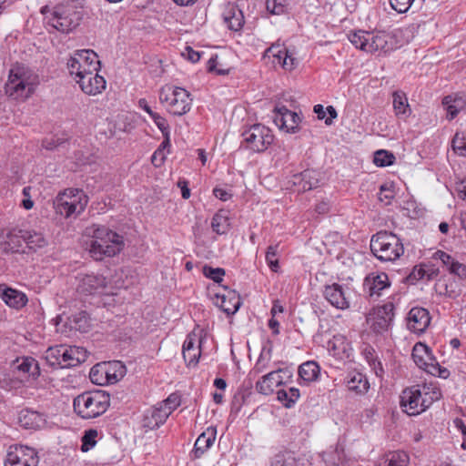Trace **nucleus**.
<instances>
[{"mask_svg": "<svg viewBox=\"0 0 466 466\" xmlns=\"http://www.w3.org/2000/svg\"><path fill=\"white\" fill-rule=\"evenodd\" d=\"M448 270L451 274L458 276L460 278L466 277V266L462 263H460L457 260H453L452 263L448 268Z\"/></svg>", "mask_w": 466, "mask_h": 466, "instance_id": "56", "label": "nucleus"}, {"mask_svg": "<svg viewBox=\"0 0 466 466\" xmlns=\"http://www.w3.org/2000/svg\"><path fill=\"white\" fill-rule=\"evenodd\" d=\"M349 389L359 393H364L369 389V382L361 373L354 374L348 381Z\"/></svg>", "mask_w": 466, "mask_h": 466, "instance_id": "38", "label": "nucleus"}, {"mask_svg": "<svg viewBox=\"0 0 466 466\" xmlns=\"http://www.w3.org/2000/svg\"><path fill=\"white\" fill-rule=\"evenodd\" d=\"M279 247V244L270 245L268 247L267 252H266V261H267L269 268L274 272H277L279 268V259H278Z\"/></svg>", "mask_w": 466, "mask_h": 466, "instance_id": "42", "label": "nucleus"}, {"mask_svg": "<svg viewBox=\"0 0 466 466\" xmlns=\"http://www.w3.org/2000/svg\"><path fill=\"white\" fill-rule=\"evenodd\" d=\"M431 323L429 311L424 308H412L408 313L407 327L414 333H423Z\"/></svg>", "mask_w": 466, "mask_h": 466, "instance_id": "21", "label": "nucleus"}, {"mask_svg": "<svg viewBox=\"0 0 466 466\" xmlns=\"http://www.w3.org/2000/svg\"><path fill=\"white\" fill-rule=\"evenodd\" d=\"M274 113V122L279 128L289 133L299 130L300 117L297 113L289 110L285 106H276Z\"/></svg>", "mask_w": 466, "mask_h": 466, "instance_id": "18", "label": "nucleus"}, {"mask_svg": "<svg viewBox=\"0 0 466 466\" xmlns=\"http://www.w3.org/2000/svg\"><path fill=\"white\" fill-rule=\"evenodd\" d=\"M453 151L460 157H466V137L464 133L457 132L451 141Z\"/></svg>", "mask_w": 466, "mask_h": 466, "instance_id": "43", "label": "nucleus"}, {"mask_svg": "<svg viewBox=\"0 0 466 466\" xmlns=\"http://www.w3.org/2000/svg\"><path fill=\"white\" fill-rule=\"evenodd\" d=\"M69 326L71 329L80 332H87L90 328L89 317L86 311H80L72 315L69 319Z\"/></svg>", "mask_w": 466, "mask_h": 466, "instance_id": "36", "label": "nucleus"}, {"mask_svg": "<svg viewBox=\"0 0 466 466\" xmlns=\"http://www.w3.org/2000/svg\"><path fill=\"white\" fill-rule=\"evenodd\" d=\"M267 56H272L278 60V63L281 62L282 54H286V48H279V46H272L266 50Z\"/></svg>", "mask_w": 466, "mask_h": 466, "instance_id": "58", "label": "nucleus"}, {"mask_svg": "<svg viewBox=\"0 0 466 466\" xmlns=\"http://www.w3.org/2000/svg\"><path fill=\"white\" fill-rule=\"evenodd\" d=\"M230 227L228 211L220 209L212 218L211 228L218 235L226 234Z\"/></svg>", "mask_w": 466, "mask_h": 466, "instance_id": "31", "label": "nucleus"}, {"mask_svg": "<svg viewBox=\"0 0 466 466\" xmlns=\"http://www.w3.org/2000/svg\"><path fill=\"white\" fill-rule=\"evenodd\" d=\"M442 104L446 106L447 117L449 119H453L460 110L465 106L466 101L461 96H455L452 98L451 96H447L443 98Z\"/></svg>", "mask_w": 466, "mask_h": 466, "instance_id": "35", "label": "nucleus"}, {"mask_svg": "<svg viewBox=\"0 0 466 466\" xmlns=\"http://www.w3.org/2000/svg\"><path fill=\"white\" fill-rule=\"evenodd\" d=\"M86 351L80 347L65 348L62 345L49 347L46 351L47 363L55 368H71L86 361Z\"/></svg>", "mask_w": 466, "mask_h": 466, "instance_id": "4", "label": "nucleus"}, {"mask_svg": "<svg viewBox=\"0 0 466 466\" xmlns=\"http://www.w3.org/2000/svg\"><path fill=\"white\" fill-rule=\"evenodd\" d=\"M76 291L84 295L99 293L106 287V280L103 275L80 273L76 276Z\"/></svg>", "mask_w": 466, "mask_h": 466, "instance_id": "15", "label": "nucleus"}, {"mask_svg": "<svg viewBox=\"0 0 466 466\" xmlns=\"http://www.w3.org/2000/svg\"><path fill=\"white\" fill-rule=\"evenodd\" d=\"M224 23L228 29L232 31H238L244 25V16L240 9L235 5L227 8L223 14Z\"/></svg>", "mask_w": 466, "mask_h": 466, "instance_id": "30", "label": "nucleus"}, {"mask_svg": "<svg viewBox=\"0 0 466 466\" xmlns=\"http://www.w3.org/2000/svg\"><path fill=\"white\" fill-rule=\"evenodd\" d=\"M81 19L80 13L69 5H57L55 7L48 24L62 33H69L75 29Z\"/></svg>", "mask_w": 466, "mask_h": 466, "instance_id": "10", "label": "nucleus"}, {"mask_svg": "<svg viewBox=\"0 0 466 466\" xmlns=\"http://www.w3.org/2000/svg\"><path fill=\"white\" fill-rule=\"evenodd\" d=\"M349 40L357 48L368 53L377 51L386 53L392 48L389 46V41L391 40V37L385 32L359 30L350 33L349 35Z\"/></svg>", "mask_w": 466, "mask_h": 466, "instance_id": "6", "label": "nucleus"}, {"mask_svg": "<svg viewBox=\"0 0 466 466\" xmlns=\"http://www.w3.org/2000/svg\"><path fill=\"white\" fill-rule=\"evenodd\" d=\"M362 354L366 360L368 361V363L375 361L376 359L378 358L375 350L370 345L365 346V348L362 350Z\"/></svg>", "mask_w": 466, "mask_h": 466, "instance_id": "61", "label": "nucleus"}, {"mask_svg": "<svg viewBox=\"0 0 466 466\" xmlns=\"http://www.w3.org/2000/svg\"><path fill=\"white\" fill-rule=\"evenodd\" d=\"M389 277L386 273H370L363 283L364 289L367 290L370 297L380 296V291L390 287Z\"/></svg>", "mask_w": 466, "mask_h": 466, "instance_id": "24", "label": "nucleus"}, {"mask_svg": "<svg viewBox=\"0 0 466 466\" xmlns=\"http://www.w3.org/2000/svg\"><path fill=\"white\" fill-rule=\"evenodd\" d=\"M395 160V156L390 151L380 149L374 153L373 162L377 167L391 166Z\"/></svg>", "mask_w": 466, "mask_h": 466, "instance_id": "39", "label": "nucleus"}, {"mask_svg": "<svg viewBox=\"0 0 466 466\" xmlns=\"http://www.w3.org/2000/svg\"><path fill=\"white\" fill-rule=\"evenodd\" d=\"M426 372L442 379H446L450 375V371L446 368L441 367L437 360L433 363H430V367H428Z\"/></svg>", "mask_w": 466, "mask_h": 466, "instance_id": "53", "label": "nucleus"}, {"mask_svg": "<svg viewBox=\"0 0 466 466\" xmlns=\"http://www.w3.org/2000/svg\"><path fill=\"white\" fill-rule=\"evenodd\" d=\"M124 247L123 237L105 226H98L93 229L89 253L96 260H102L105 257H114Z\"/></svg>", "mask_w": 466, "mask_h": 466, "instance_id": "1", "label": "nucleus"}, {"mask_svg": "<svg viewBox=\"0 0 466 466\" xmlns=\"http://www.w3.org/2000/svg\"><path fill=\"white\" fill-rule=\"evenodd\" d=\"M105 367L106 366H102V363L100 362L91 368L89 378L93 383L96 385L108 384V380L106 377Z\"/></svg>", "mask_w": 466, "mask_h": 466, "instance_id": "40", "label": "nucleus"}, {"mask_svg": "<svg viewBox=\"0 0 466 466\" xmlns=\"http://www.w3.org/2000/svg\"><path fill=\"white\" fill-rule=\"evenodd\" d=\"M169 417L167 411L157 403L146 410L143 416L142 424L144 428L155 430L164 424Z\"/></svg>", "mask_w": 466, "mask_h": 466, "instance_id": "23", "label": "nucleus"}, {"mask_svg": "<svg viewBox=\"0 0 466 466\" xmlns=\"http://www.w3.org/2000/svg\"><path fill=\"white\" fill-rule=\"evenodd\" d=\"M300 394L299 390L291 387L288 390H279L277 391L278 400L282 402V404L286 408H291L295 402L299 400Z\"/></svg>", "mask_w": 466, "mask_h": 466, "instance_id": "37", "label": "nucleus"}, {"mask_svg": "<svg viewBox=\"0 0 466 466\" xmlns=\"http://www.w3.org/2000/svg\"><path fill=\"white\" fill-rule=\"evenodd\" d=\"M270 466H296V458L291 451H281L275 455Z\"/></svg>", "mask_w": 466, "mask_h": 466, "instance_id": "41", "label": "nucleus"}, {"mask_svg": "<svg viewBox=\"0 0 466 466\" xmlns=\"http://www.w3.org/2000/svg\"><path fill=\"white\" fill-rule=\"evenodd\" d=\"M393 10L399 14L408 12L415 0H389Z\"/></svg>", "mask_w": 466, "mask_h": 466, "instance_id": "52", "label": "nucleus"}, {"mask_svg": "<svg viewBox=\"0 0 466 466\" xmlns=\"http://www.w3.org/2000/svg\"><path fill=\"white\" fill-rule=\"evenodd\" d=\"M382 310L385 316H380V314H378L377 318L375 319L372 324L374 330L377 332H382L388 329L393 318V304H385L382 307ZM379 313H380V310H379Z\"/></svg>", "mask_w": 466, "mask_h": 466, "instance_id": "32", "label": "nucleus"}, {"mask_svg": "<svg viewBox=\"0 0 466 466\" xmlns=\"http://www.w3.org/2000/svg\"><path fill=\"white\" fill-rule=\"evenodd\" d=\"M201 343L202 339L197 336L195 333H189L183 344L182 350H192V351L195 350H201Z\"/></svg>", "mask_w": 466, "mask_h": 466, "instance_id": "48", "label": "nucleus"}, {"mask_svg": "<svg viewBox=\"0 0 466 466\" xmlns=\"http://www.w3.org/2000/svg\"><path fill=\"white\" fill-rule=\"evenodd\" d=\"M151 118L153 119L154 123L158 127V129L161 131L162 135L170 133L169 125L166 118H164L157 113L152 116Z\"/></svg>", "mask_w": 466, "mask_h": 466, "instance_id": "57", "label": "nucleus"}, {"mask_svg": "<svg viewBox=\"0 0 466 466\" xmlns=\"http://www.w3.org/2000/svg\"><path fill=\"white\" fill-rule=\"evenodd\" d=\"M325 299L336 309H346L350 308V289L334 283L325 287L323 291Z\"/></svg>", "mask_w": 466, "mask_h": 466, "instance_id": "17", "label": "nucleus"}, {"mask_svg": "<svg viewBox=\"0 0 466 466\" xmlns=\"http://www.w3.org/2000/svg\"><path fill=\"white\" fill-rule=\"evenodd\" d=\"M182 354H183V358H184L185 361L187 362V365L195 367L199 361V358L201 356V350H195V351H192V350H182Z\"/></svg>", "mask_w": 466, "mask_h": 466, "instance_id": "54", "label": "nucleus"}, {"mask_svg": "<svg viewBox=\"0 0 466 466\" xmlns=\"http://www.w3.org/2000/svg\"><path fill=\"white\" fill-rule=\"evenodd\" d=\"M47 422V416L44 412L30 408L22 409L18 413V423L26 430L43 429Z\"/></svg>", "mask_w": 466, "mask_h": 466, "instance_id": "20", "label": "nucleus"}, {"mask_svg": "<svg viewBox=\"0 0 466 466\" xmlns=\"http://www.w3.org/2000/svg\"><path fill=\"white\" fill-rule=\"evenodd\" d=\"M75 79L81 90L88 96H96L106 89V82L102 76L98 75V71L81 75L80 77Z\"/></svg>", "mask_w": 466, "mask_h": 466, "instance_id": "19", "label": "nucleus"}, {"mask_svg": "<svg viewBox=\"0 0 466 466\" xmlns=\"http://www.w3.org/2000/svg\"><path fill=\"white\" fill-rule=\"evenodd\" d=\"M109 406V395L104 391H86L74 399L75 412L82 419L89 420L105 413Z\"/></svg>", "mask_w": 466, "mask_h": 466, "instance_id": "3", "label": "nucleus"}, {"mask_svg": "<svg viewBox=\"0 0 466 466\" xmlns=\"http://www.w3.org/2000/svg\"><path fill=\"white\" fill-rule=\"evenodd\" d=\"M161 103L168 102V111L176 116H182L188 112L192 99L190 94L184 88L163 86L159 91Z\"/></svg>", "mask_w": 466, "mask_h": 466, "instance_id": "8", "label": "nucleus"}, {"mask_svg": "<svg viewBox=\"0 0 466 466\" xmlns=\"http://www.w3.org/2000/svg\"><path fill=\"white\" fill-rule=\"evenodd\" d=\"M162 408L167 411L168 415L170 414L180 405L181 397L178 393L174 392L171 393L165 400L158 402Z\"/></svg>", "mask_w": 466, "mask_h": 466, "instance_id": "45", "label": "nucleus"}, {"mask_svg": "<svg viewBox=\"0 0 466 466\" xmlns=\"http://www.w3.org/2000/svg\"><path fill=\"white\" fill-rule=\"evenodd\" d=\"M217 430L215 427H208L197 439L194 448L190 453L191 459H199L214 443Z\"/></svg>", "mask_w": 466, "mask_h": 466, "instance_id": "25", "label": "nucleus"}, {"mask_svg": "<svg viewBox=\"0 0 466 466\" xmlns=\"http://www.w3.org/2000/svg\"><path fill=\"white\" fill-rule=\"evenodd\" d=\"M16 369L19 371L27 374L28 378H31L33 380H35L41 374L38 362L32 357L22 358L21 362L18 363Z\"/></svg>", "mask_w": 466, "mask_h": 466, "instance_id": "33", "label": "nucleus"}, {"mask_svg": "<svg viewBox=\"0 0 466 466\" xmlns=\"http://www.w3.org/2000/svg\"><path fill=\"white\" fill-rule=\"evenodd\" d=\"M283 0H267V10L273 15H280L285 12V5Z\"/></svg>", "mask_w": 466, "mask_h": 466, "instance_id": "55", "label": "nucleus"}, {"mask_svg": "<svg viewBox=\"0 0 466 466\" xmlns=\"http://www.w3.org/2000/svg\"><path fill=\"white\" fill-rule=\"evenodd\" d=\"M299 377L300 385H309L316 381L320 374V368L316 361L309 360L299 367Z\"/></svg>", "mask_w": 466, "mask_h": 466, "instance_id": "28", "label": "nucleus"}, {"mask_svg": "<svg viewBox=\"0 0 466 466\" xmlns=\"http://www.w3.org/2000/svg\"><path fill=\"white\" fill-rule=\"evenodd\" d=\"M370 250L380 261L392 262L404 253L401 239L394 233L381 230L371 237Z\"/></svg>", "mask_w": 466, "mask_h": 466, "instance_id": "2", "label": "nucleus"}, {"mask_svg": "<svg viewBox=\"0 0 466 466\" xmlns=\"http://www.w3.org/2000/svg\"><path fill=\"white\" fill-rule=\"evenodd\" d=\"M6 240L9 244L14 243L17 246L21 245V241L26 244V247L36 251L46 246L47 241L42 233L34 230H24L18 228H13L6 234Z\"/></svg>", "mask_w": 466, "mask_h": 466, "instance_id": "12", "label": "nucleus"}, {"mask_svg": "<svg viewBox=\"0 0 466 466\" xmlns=\"http://www.w3.org/2000/svg\"><path fill=\"white\" fill-rule=\"evenodd\" d=\"M400 398V407L408 415L414 416L423 411V408L420 407L422 391L419 386L405 389Z\"/></svg>", "mask_w": 466, "mask_h": 466, "instance_id": "16", "label": "nucleus"}, {"mask_svg": "<svg viewBox=\"0 0 466 466\" xmlns=\"http://www.w3.org/2000/svg\"><path fill=\"white\" fill-rule=\"evenodd\" d=\"M435 258L440 259L447 267V268L454 260L451 255L441 250H439L435 253Z\"/></svg>", "mask_w": 466, "mask_h": 466, "instance_id": "62", "label": "nucleus"}, {"mask_svg": "<svg viewBox=\"0 0 466 466\" xmlns=\"http://www.w3.org/2000/svg\"><path fill=\"white\" fill-rule=\"evenodd\" d=\"M39 458L37 451L25 445H12L9 447L5 466H37Z\"/></svg>", "mask_w": 466, "mask_h": 466, "instance_id": "11", "label": "nucleus"}, {"mask_svg": "<svg viewBox=\"0 0 466 466\" xmlns=\"http://www.w3.org/2000/svg\"><path fill=\"white\" fill-rule=\"evenodd\" d=\"M411 356L415 364L425 371L430 367V363H433L436 360L431 348L422 342H417L414 345Z\"/></svg>", "mask_w": 466, "mask_h": 466, "instance_id": "26", "label": "nucleus"}, {"mask_svg": "<svg viewBox=\"0 0 466 466\" xmlns=\"http://www.w3.org/2000/svg\"><path fill=\"white\" fill-rule=\"evenodd\" d=\"M388 466H408L409 456L403 451L390 453L388 459Z\"/></svg>", "mask_w": 466, "mask_h": 466, "instance_id": "47", "label": "nucleus"}, {"mask_svg": "<svg viewBox=\"0 0 466 466\" xmlns=\"http://www.w3.org/2000/svg\"><path fill=\"white\" fill-rule=\"evenodd\" d=\"M97 431L95 429H89L85 431L82 437L81 451L86 452L92 449L96 443Z\"/></svg>", "mask_w": 466, "mask_h": 466, "instance_id": "44", "label": "nucleus"}, {"mask_svg": "<svg viewBox=\"0 0 466 466\" xmlns=\"http://www.w3.org/2000/svg\"><path fill=\"white\" fill-rule=\"evenodd\" d=\"M281 373L288 379L292 378V371L289 368L278 369L263 375L256 382V390L263 395H270L275 388L285 385L286 380L281 377Z\"/></svg>", "mask_w": 466, "mask_h": 466, "instance_id": "14", "label": "nucleus"}, {"mask_svg": "<svg viewBox=\"0 0 466 466\" xmlns=\"http://www.w3.org/2000/svg\"><path fill=\"white\" fill-rule=\"evenodd\" d=\"M203 274L205 277L212 279L216 283H220L223 280L225 275V269L222 268H212L205 265L203 267Z\"/></svg>", "mask_w": 466, "mask_h": 466, "instance_id": "46", "label": "nucleus"}, {"mask_svg": "<svg viewBox=\"0 0 466 466\" xmlns=\"http://www.w3.org/2000/svg\"><path fill=\"white\" fill-rule=\"evenodd\" d=\"M217 305L228 315L235 314L242 302L235 290H228L227 295H217Z\"/></svg>", "mask_w": 466, "mask_h": 466, "instance_id": "27", "label": "nucleus"}, {"mask_svg": "<svg viewBox=\"0 0 466 466\" xmlns=\"http://www.w3.org/2000/svg\"><path fill=\"white\" fill-rule=\"evenodd\" d=\"M105 367L106 377L108 384H114L120 380L127 373V368L120 360L101 362Z\"/></svg>", "mask_w": 466, "mask_h": 466, "instance_id": "29", "label": "nucleus"}, {"mask_svg": "<svg viewBox=\"0 0 466 466\" xmlns=\"http://www.w3.org/2000/svg\"><path fill=\"white\" fill-rule=\"evenodd\" d=\"M0 298L10 308L20 309L28 301L26 295L17 289L8 287L6 284H0Z\"/></svg>", "mask_w": 466, "mask_h": 466, "instance_id": "22", "label": "nucleus"}, {"mask_svg": "<svg viewBox=\"0 0 466 466\" xmlns=\"http://www.w3.org/2000/svg\"><path fill=\"white\" fill-rule=\"evenodd\" d=\"M309 173H304V171H303L301 173L295 174L292 177L291 182H292L293 186L298 187L299 191H302L304 178L309 177Z\"/></svg>", "mask_w": 466, "mask_h": 466, "instance_id": "60", "label": "nucleus"}, {"mask_svg": "<svg viewBox=\"0 0 466 466\" xmlns=\"http://www.w3.org/2000/svg\"><path fill=\"white\" fill-rule=\"evenodd\" d=\"M392 104L397 116L407 117L410 115V108L406 94L402 91H395L392 94Z\"/></svg>", "mask_w": 466, "mask_h": 466, "instance_id": "34", "label": "nucleus"}, {"mask_svg": "<svg viewBox=\"0 0 466 466\" xmlns=\"http://www.w3.org/2000/svg\"><path fill=\"white\" fill-rule=\"evenodd\" d=\"M67 141L65 137L53 136L42 140V147L46 150H54Z\"/></svg>", "mask_w": 466, "mask_h": 466, "instance_id": "49", "label": "nucleus"}, {"mask_svg": "<svg viewBox=\"0 0 466 466\" xmlns=\"http://www.w3.org/2000/svg\"><path fill=\"white\" fill-rule=\"evenodd\" d=\"M66 65L69 74L76 76V78L80 77L81 75H87L89 72L99 71L101 66L97 54L89 49L75 51Z\"/></svg>", "mask_w": 466, "mask_h": 466, "instance_id": "7", "label": "nucleus"}, {"mask_svg": "<svg viewBox=\"0 0 466 466\" xmlns=\"http://www.w3.org/2000/svg\"><path fill=\"white\" fill-rule=\"evenodd\" d=\"M218 56L210 57V59L208 62V72H216L217 75L224 76L228 74V70H223V69H217V64H218Z\"/></svg>", "mask_w": 466, "mask_h": 466, "instance_id": "59", "label": "nucleus"}, {"mask_svg": "<svg viewBox=\"0 0 466 466\" xmlns=\"http://www.w3.org/2000/svg\"><path fill=\"white\" fill-rule=\"evenodd\" d=\"M456 190L460 198L466 200V178L456 184Z\"/></svg>", "mask_w": 466, "mask_h": 466, "instance_id": "64", "label": "nucleus"}, {"mask_svg": "<svg viewBox=\"0 0 466 466\" xmlns=\"http://www.w3.org/2000/svg\"><path fill=\"white\" fill-rule=\"evenodd\" d=\"M213 194L216 198L222 201H227L231 197V194L228 191L221 187H215L213 189Z\"/></svg>", "mask_w": 466, "mask_h": 466, "instance_id": "63", "label": "nucleus"}, {"mask_svg": "<svg viewBox=\"0 0 466 466\" xmlns=\"http://www.w3.org/2000/svg\"><path fill=\"white\" fill-rule=\"evenodd\" d=\"M242 137L245 147L256 153L264 152L274 139L271 130L261 124L250 126L242 132Z\"/></svg>", "mask_w": 466, "mask_h": 466, "instance_id": "9", "label": "nucleus"}, {"mask_svg": "<svg viewBox=\"0 0 466 466\" xmlns=\"http://www.w3.org/2000/svg\"><path fill=\"white\" fill-rule=\"evenodd\" d=\"M304 173H309V177L304 178L302 191H308L319 186L318 173L314 170H304Z\"/></svg>", "mask_w": 466, "mask_h": 466, "instance_id": "51", "label": "nucleus"}, {"mask_svg": "<svg viewBox=\"0 0 466 466\" xmlns=\"http://www.w3.org/2000/svg\"><path fill=\"white\" fill-rule=\"evenodd\" d=\"M433 274H435L434 271H432L431 274H428L422 267H414L412 271L408 275L407 280L409 283L413 284L414 282L424 279L426 275H428V279H431Z\"/></svg>", "mask_w": 466, "mask_h": 466, "instance_id": "50", "label": "nucleus"}, {"mask_svg": "<svg viewBox=\"0 0 466 466\" xmlns=\"http://www.w3.org/2000/svg\"><path fill=\"white\" fill-rule=\"evenodd\" d=\"M88 203V197L78 188H67L60 192L54 200L56 213L69 218L81 214Z\"/></svg>", "mask_w": 466, "mask_h": 466, "instance_id": "5", "label": "nucleus"}, {"mask_svg": "<svg viewBox=\"0 0 466 466\" xmlns=\"http://www.w3.org/2000/svg\"><path fill=\"white\" fill-rule=\"evenodd\" d=\"M5 93L15 99L27 97L32 92V85L21 69H12L5 84Z\"/></svg>", "mask_w": 466, "mask_h": 466, "instance_id": "13", "label": "nucleus"}]
</instances>
